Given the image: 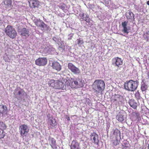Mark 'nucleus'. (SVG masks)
Wrapping results in <instances>:
<instances>
[{"mask_svg": "<svg viewBox=\"0 0 149 149\" xmlns=\"http://www.w3.org/2000/svg\"><path fill=\"white\" fill-rule=\"evenodd\" d=\"M65 82V84L71 88H79L83 86L82 79L79 78H71L68 80L63 78V80Z\"/></svg>", "mask_w": 149, "mask_h": 149, "instance_id": "obj_1", "label": "nucleus"}, {"mask_svg": "<svg viewBox=\"0 0 149 149\" xmlns=\"http://www.w3.org/2000/svg\"><path fill=\"white\" fill-rule=\"evenodd\" d=\"M105 84L104 81L101 79H96L93 83L92 88L95 95L97 96L99 93L102 94L104 89Z\"/></svg>", "mask_w": 149, "mask_h": 149, "instance_id": "obj_2", "label": "nucleus"}, {"mask_svg": "<svg viewBox=\"0 0 149 149\" xmlns=\"http://www.w3.org/2000/svg\"><path fill=\"white\" fill-rule=\"evenodd\" d=\"M139 81H134L130 80L127 81L124 84V87L125 89L131 91H134L137 88Z\"/></svg>", "mask_w": 149, "mask_h": 149, "instance_id": "obj_3", "label": "nucleus"}, {"mask_svg": "<svg viewBox=\"0 0 149 149\" xmlns=\"http://www.w3.org/2000/svg\"><path fill=\"white\" fill-rule=\"evenodd\" d=\"M4 31L6 34L12 39L15 38L17 35V33L15 29L9 25H8L5 28Z\"/></svg>", "mask_w": 149, "mask_h": 149, "instance_id": "obj_4", "label": "nucleus"}, {"mask_svg": "<svg viewBox=\"0 0 149 149\" xmlns=\"http://www.w3.org/2000/svg\"><path fill=\"white\" fill-rule=\"evenodd\" d=\"M19 132L23 137L26 136L29 131L28 127L25 124H22L19 127Z\"/></svg>", "mask_w": 149, "mask_h": 149, "instance_id": "obj_5", "label": "nucleus"}, {"mask_svg": "<svg viewBox=\"0 0 149 149\" xmlns=\"http://www.w3.org/2000/svg\"><path fill=\"white\" fill-rule=\"evenodd\" d=\"M124 101L123 97L118 95H115L111 100V102L116 105L121 104Z\"/></svg>", "mask_w": 149, "mask_h": 149, "instance_id": "obj_6", "label": "nucleus"}, {"mask_svg": "<svg viewBox=\"0 0 149 149\" xmlns=\"http://www.w3.org/2000/svg\"><path fill=\"white\" fill-rule=\"evenodd\" d=\"M47 62V60L45 57L39 58L35 60V64L39 66H44Z\"/></svg>", "mask_w": 149, "mask_h": 149, "instance_id": "obj_7", "label": "nucleus"}, {"mask_svg": "<svg viewBox=\"0 0 149 149\" xmlns=\"http://www.w3.org/2000/svg\"><path fill=\"white\" fill-rule=\"evenodd\" d=\"M68 67L72 72L74 74H78L80 73V71L79 69L76 67L72 63H69L68 64Z\"/></svg>", "mask_w": 149, "mask_h": 149, "instance_id": "obj_8", "label": "nucleus"}, {"mask_svg": "<svg viewBox=\"0 0 149 149\" xmlns=\"http://www.w3.org/2000/svg\"><path fill=\"white\" fill-rule=\"evenodd\" d=\"M63 81H64V80H63V79L61 81L59 80H57L55 81V88L56 89H65L66 86V85L65 83L64 84Z\"/></svg>", "mask_w": 149, "mask_h": 149, "instance_id": "obj_9", "label": "nucleus"}, {"mask_svg": "<svg viewBox=\"0 0 149 149\" xmlns=\"http://www.w3.org/2000/svg\"><path fill=\"white\" fill-rule=\"evenodd\" d=\"M90 140L91 142L95 144L98 145L99 141L98 135L95 132L92 133L90 135Z\"/></svg>", "mask_w": 149, "mask_h": 149, "instance_id": "obj_10", "label": "nucleus"}, {"mask_svg": "<svg viewBox=\"0 0 149 149\" xmlns=\"http://www.w3.org/2000/svg\"><path fill=\"white\" fill-rule=\"evenodd\" d=\"M113 64H115V66L118 68H120L123 63L121 59L118 57H115L112 59Z\"/></svg>", "mask_w": 149, "mask_h": 149, "instance_id": "obj_11", "label": "nucleus"}, {"mask_svg": "<svg viewBox=\"0 0 149 149\" xmlns=\"http://www.w3.org/2000/svg\"><path fill=\"white\" fill-rule=\"evenodd\" d=\"M128 23V21H125L122 22L121 25L123 27L122 30V31L124 33L128 34L129 32L128 31L130 30V27L129 26H127V24Z\"/></svg>", "mask_w": 149, "mask_h": 149, "instance_id": "obj_12", "label": "nucleus"}, {"mask_svg": "<svg viewBox=\"0 0 149 149\" xmlns=\"http://www.w3.org/2000/svg\"><path fill=\"white\" fill-rule=\"evenodd\" d=\"M70 149H81L80 143L77 140H73L70 146Z\"/></svg>", "mask_w": 149, "mask_h": 149, "instance_id": "obj_13", "label": "nucleus"}, {"mask_svg": "<svg viewBox=\"0 0 149 149\" xmlns=\"http://www.w3.org/2000/svg\"><path fill=\"white\" fill-rule=\"evenodd\" d=\"M28 2L30 7L32 8L38 7L40 5V2L37 0H30Z\"/></svg>", "mask_w": 149, "mask_h": 149, "instance_id": "obj_14", "label": "nucleus"}, {"mask_svg": "<svg viewBox=\"0 0 149 149\" xmlns=\"http://www.w3.org/2000/svg\"><path fill=\"white\" fill-rule=\"evenodd\" d=\"M47 124L50 125V127H51L52 128L55 127L57 125V122L55 119L53 117H49L48 118Z\"/></svg>", "mask_w": 149, "mask_h": 149, "instance_id": "obj_15", "label": "nucleus"}, {"mask_svg": "<svg viewBox=\"0 0 149 149\" xmlns=\"http://www.w3.org/2000/svg\"><path fill=\"white\" fill-rule=\"evenodd\" d=\"M34 22L36 26L40 27L43 29L47 27V25H46L43 21L40 19H37L34 20Z\"/></svg>", "mask_w": 149, "mask_h": 149, "instance_id": "obj_16", "label": "nucleus"}, {"mask_svg": "<svg viewBox=\"0 0 149 149\" xmlns=\"http://www.w3.org/2000/svg\"><path fill=\"white\" fill-rule=\"evenodd\" d=\"M2 4L6 9L11 8L12 6V1L11 0H3Z\"/></svg>", "mask_w": 149, "mask_h": 149, "instance_id": "obj_17", "label": "nucleus"}, {"mask_svg": "<svg viewBox=\"0 0 149 149\" xmlns=\"http://www.w3.org/2000/svg\"><path fill=\"white\" fill-rule=\"evenodd\" d=\"M7 107L3 105H0V115L4 116L7 114Z\"/></svg>", "mask_w": 149, "mask_h": 149, "instance_id": "obj_18", "label": "nucleus"}, {"mask_svg": "<svg viewBox=\"0 0 149 149\" xmlns=\"http://www.w3.org/2000/svg\"><path fill=\"white\" fill-rule=\"evenodd\" d=\"M116 118L119 121L122 122L124 120V112H119L116 116Z\"/></svg>", "mask_w": 149, "mask_h": 149, "instance_id": "obj_19", "label": "nucleus"}, {"mask_svg": "<svg viewBox=\"0 0 149 149\" xmlns=\"http://www.w3.org/2000/svg\"><path fill=\"white\" fill-rule=\"evenodd\" d=\"M19 32L21 35L26 37H28L29 35V31L25 28H23Z\"/></svg>", "mask_w": 149, "mask_h": 149, "instance_id": "obj_20", "label": "nucleus"}, {"mask_svg": "<svg viewBox=\"0 0 149 149\" xmlns=\"http://www.w3.org/2000/svg\"><path fill=\"white\" fill-rule=\"evenodd\" d=\"M49 140L50 141L51 143L50 145L52 148L53 149H54V148H57V144L56 140L54 138L50 137Z\"/></svg>", "mask_w": 149, "mask_h": 149, "instance_id": "obj_21", "label": "nucleus"}, {"mask_svg": "<svg viewBox=\"0 0 149 149\" xmlns=\"http://www.w3.org/2000/svg\"><path fill=\"white\" fill-rule=\"evenodd\" d=\"M52 67L53 68L58 71H60L61 69V66L59 63L55 62L52 63Z\"/></svg>", "mask_w": 149, "mask_h": 149, "instance_id": "obj_22", "label": "nucleus"}, {"mask_svg": "<svg viewBox=\"0 0 149 149\" xmlns=\"http://www.w3.org/2000/svg\"><path fill=\"white\" fill-rule=\"evenodd\" d=\"M129 104L131 107L134 109H136L137 107V104L134 100H130L129 101Z\"/></svg>", "mask_w": 149, "mask_h": 149, "instance_id": "obj_23", "label": "nucleus"}, {"mask_svg": "<svg viewBox=\"0 0 149 149\" xmlns=\"http://www.w3.org/2000/svg\"><path fill=\"white\" fill-rule=\"evenodd\" d=\"M126 17L127 19H133V20H134V15L132 12L129 10L127 15Z\"/></svg>", "mask_w": 149, "mask_h": 149, "instance_id": "obj_24", "label": "nucleus"}, {"mask_svg": "<svg viewBox=\"0 0 149 149\" xmlns=\"http://www.w3.org/2000/svg\"><path fill=\"white\" fill-rule=\"evenodd\" d=\"M118 136L117 135L116 137V140H113V146H116L119 144L118 139Z\"/></svg>", "mask_w": 149, "mask_h": 149, "instance_id": "obj_25", "label": "nucleus"}, {"mask_svg": "<svg viewBox=\"0 0 149 149\" xmlns=\"http://www.w3.org/2000/svg\"><path fill=\"white\" fill-rule=\"evenodd\" d=\"M48 84L49 86L55 88V86H56L55 81L53 79H52L49 82Z\"/></svg>", "mask_w": 149, "mask_h": 149, "instance_id": "obj_26", "label": "nucleus"}, {"mask_svg": "<svg viewBox=\"0 0 149 149\" xmlns=\"http://www.w3.org/2000/svg\"><path fill=\"white\" fill-rule=\"evenodd\" d=\"M6 133L3 130L0 128V139L3 138L5 136Z\"/></svg>", "mask_w": 149, "mask_h": 149, "instance_id": "obj_27", "label": "nucleus"}, {"mask_svg": "<svg viewBox=\"0 0 149 149\" xmlns=\"http://www.w3.org/2000/svg\"><path fill=\"white\" fill-rule=\"evenodd\" d=\"M148 88L147 85L145 83H143L141 85V89L142 91H145Z\"/></svg>", "mask_w": 149, "mask_h": 149, "instance_id": "obj_28", "label": "nucleus"}, {"mask_svg": "<svg viewBox=\"0 0 149 149\" xmlns=\"http://www.w3.org/2000/svg\"><path fill=\"white\" fill-rule=\"evenodd\" d=\"M78 45L79 46H81V45L83 44L84 43L83 40L81 38H79L77 40Z\"/></svg>", "mask_w": 149, "mask_h": 149, "instance_id": "obj_29", "label": "nucleus"}, {"mask_svg": "<svg viewBox=\"0 0 149 149\" xmlns=\"http://www.w3.org/2000/svg\"><path fill=\"white\" fill-rule=\"evenodd\" d=\"M3 129H6V125L2 122H0V128Z\"/></svg>", "mask_w": 149, "mask_h": 149, "instance_id": "obj_30", "label": "nucleus"}, {"mask_svg": "<svg viewBox=\"0 0 149 149\" xmlns=\"http://www.w3.org/2000/svg\"><path fill=\"white\" fill-rule=\"evenodd\" d=\"M66 5L63 3H61L60 4V6H59V8L63 10H64L65 8Z\"/></svg>", "mask_w": 149, "mask_h": 149, "instance_id": "obj_31", "label": "nucleus"}, {"mask_svg": "<svg viewBox=\"0 0 149 149\" xmlns=\"http://www.w3.org/2000/svg\"><path fill=\"white\" fill-rule=\"evenodd\" d=\"M132 114L136 118H138L139 116V113L136 112H133Z\"/></svg>", "mask_w": 149, "mask_h": 149, "instance_id": "obj_32", "label": "nucleus"}, {"mask_svg": "<svg viewBox=\"0 0 149 149\" xmlns=\"http://www.w3.org/2000/svg\"><path fill=\"white\" fill-rule=\"evenodd\" d=\"M83 20H85L86 22L88 23H89L90 22L91 20L89 17L87 15H86V17L84 18V19H83Z\"/></svg>", "mask_w": 149, "mask_h": 149, "instance_id": "obj_33", "label": "nucleus"}, {"mask_svg": "<svg viewBox=\"0 0 149 149\" xmlns=\"http://www.w3.org/2000/svg\"><path fill=\"white\" fill-rule=\"evenodd\" d=\"M84 14L83 13H80L79 14V17H80L81 20H83V19H84Z\"/></svg>", "mask_w": 149, "mask_h": 149, "instance_id": "obj_34", "label": "nucleus"}, {"mask_svg": "<svg viewBox=\"0 0 149 149\" xmlns=\"http://www.w3.org/2000/svg\"><path fill=\"white\" fill-rule=\"evenodd\" d=\"M25 92L24 91L23 89H21L20 90H19L18 91V93H17V95H24V93Z\"/></svg>", "mask_w": 149, "mask_h": 149, "instance_id": "obj_35", "label": "nucleus"}, {"mask_svg": "<svg viewBox=\"0 0 149 149\" xmlns=\"http://www.w3.org/2000/svg\"><path fill=\"white\" fill-rule=\"evenodd\" d=\"M135 97L137 99H140V94L139 93H136L135 95Z\"/></svg>", "mask_w": 149, "mask_h": 149, "instance_id": "obj_36", "label": "nucleus"}, {"mask_svg": "<svg viewBox=\"0 0 149 149\" xmlns=\"http://www.w3.org/2000/svg\"><path fill=\"white\" fill-rule=\"evenodd\" d=\"M73 34L72 33H71L68 35V39L70 40L72 39V37H73Z\"/></svg>", "mask_w": 149, "mask_h": 149, "instance_id": "obj_37", "label": "nucleus"}, {"mask_svg": "<svg viewBox=\"0 0 149 149\" xmlns=\"http://www.w3.org/2000/svg\"><path fill=\"white\" fill-rule=\"evenodd\" d=\"M65 118L66 119H67V120L68 121H70V119L69 116L68 115H66L65 116Z\"/></svg>", "mask_w": 149, "mask_h": 149, "instance_id": "obj_38", "label": "nucleus"}, {"mask_svg": "<svg viewBox=\"0 0 149 149\" xmlns=\"http://www.w3.org/2000/svg\"><path fill=\"white\" fill-rule=\"evenodd\" d=\"M146 34H147V36H146V39H148L149 38V31H148L146 33Z\"/></svg>", "mask_w": 149, "mask_h": 149, "instance_id": "obj_39", "label": "nucleus"}, {"mask_svg": "<svg viewBox=\"0 0 149 149\" xmlns=\"http://www.w3.org/2000/svg\"><path fill=\"white\" fill-rule=\"evenodd\" d=\"M123 149H129V147L125 146L123 147Z\"/></svg>", "mask_w": 149, "mask_h": 149, "instance_id": "obj_40", "label": "nucleus"}, {"mask_svg": "<svg viewBox=\"0 0 149 149\" xmlns=\"http://www.w3.org/2000/svg\"><path fill=\"white\" fill-rule=\"evenodd\" d=\"M147 4L148 5H149V1H148L147 2Z\"/></svg>", "mask_w": 149, "mask_h": 149, "instance_id": "obj_41", "label": "nucleus"}, {"mask_svg": "<svg viewBox=\"0 0 149 149\" xmlns=\"http://www.w3.org/2000/svg\"><path fill=\"white\" fill-rule=\"evenodd\" d=\"M148 148L149 149V144L148 145Z\"/></svg>", "mask_w": 149, "mask_h": 149, "instance_id": "obj_42", "label": "nucleus"}, {"mask_svg": "<svg viewBox=\"0 0 149 149\" xmlns=\"http://www.w3.org/2000/svg\"><path fill=\"white\" fill-rule=\"evenodd\" d=\"M145 34H144V35H143V36L145 38Z\"/></svg>", "mask_w": 149, "mask_h": 149, "instance_id": "obj_43", "label": "nucleus"}, {"mask_svg": "<svg viewBox=\"0 0 149 149\" xmlns=\"http://www.w3.org/2000/svg\"><path fill=\"white\" fill-rule=\"evenodd\" d=\"M120 35H123V36H124L123 34H120Z\"/></svg>", "mask_w": 149, "mask_h": 149, "instance_id": "obj_44", "label": "nucleus"}, {"mask_svg": "<svg viewBox=\"0 0 149 149\" xmlns=\"http://www.w3.org/2000/svg\"><path fill=\"white\" fill-rule=\"evenodd\" d=\"M119 137L120 138V135H119Z\"/></svg>", "mask_w": 149, "mask_h": 149, "instance_id": "obj_45", "label": "nucleus"}]
</instances>
